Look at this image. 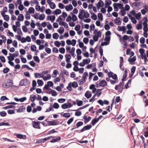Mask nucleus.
I'll return each instance as SVG.
<instances>
[{
  "instance_id": "f257e3e1",
  "label": "nucleus",
  "mask_w": 148,
  "mask_h": 148,
  "mask_svg": "<svg viewBox=\"0 0 148 148\" xmlns=\"http://www.w3.org/2000/svg\"><path fill=\"white\" fill-rule=\"evenodd\" d=\"M13 84V82L11 80L8 79L6 82L3 83L2 86L5 88H8L11 86Z\"/></svg>"
},
{
  "instance_id": "f03ea898",
  "label": "nucleus",
  "mask_w": 148,
  "mask_h": 148,
  "mask_svg": "<svg viewBox=\"0 0 148 148\" xmlns=\"http://www.w3.org/2000/svg\"><path fill=\"white\" fill-rule=\"evenodd\" d=\"M48 124L49 125H57L59 124V121L56 120H54L52 121H47L45 120Z\"/></svg>"
},
{
  "instance_id": "7ed1b4c3",
  "label": "nucleus",
  "mask_w": 148,
  "mask_h": 148,
  "mask_svg": "<svg viewBox=\"0 0 148 148\" xmlns=\"http://www.w3.org/2000/svg\"><path fill=\"white\" fill-rule=\"evenodd\" d=\"M29 84V82L27 79H23L20 82L19 85L21 86H27Z\"/></svg>"
},
{
  "instance_id": "20e7f679",
  "label": "nucleus",
  "mask_w": 148,
  "mask_h": 148,
  "mask_svg": "<svg viewBox=\"0 0 148 148\" xmlns=\"http://www.w3.org/2000/svg\"><path fill=\"white\" fill-rule=\"evenodd\" d=\"M40 123H41V122L39 121H32V125H33V127L34 128L40 129Z\"/></svg>"
},
{
  "instance_id": "39448f33",
  "label": "nucleus",
  "mask_w": 148,
  "mask_h": 148,
  "mask_svg": "<svg viewBox=\"0 0 148 148\" xmlns=\"http://www.w3.org/2000/svg\"><path fill=\"white\" fill-rule=\"evenodd\" d=\"M114 9H117L119 8L120 9H124L123 5L121 3H114Z\"/></svg>"
},
{
  "instance_id": "423d86ee",
  "label": "nucleus",
  "mask_w": 148,
  "mask_h": 148,
  "mask_svg": "<svg viewBox=\"0 0 148 148\" xmlns=\"http://www.w3.org/2000/svg\"><path fill=\"white\" fill-rule=\"evenodd\" d=\"M107 82L104 79L101 80L99 83V86L102 87H105L107 85Z\"/></svg>"
},
{
  "instance_id": "0eeeda50",
  "label": "nucleus",
  "mask_w": 148,
  "mask_h": 148,
  "mask_svg": "<svg viewBox=\"0 0 148 148\" xmlns=\"http://www.w3.org/2000/svg\"><path fill=\"white\" fill-rule=\"evenodd\" d=\"M91 127L92 126L91 125H88L85 126L80 130V132H82L86 130H89Z\"/></svg>"
},
{
  "instance_id": "6e6552de",
  "label": "nucleus",
  "mask_w": 148,
  "mask_h": 148,
  "mask_svg": "<svg viewBox=\"0 0 148 148\" xmlns=\"http://www.w3.org/2000/svg\"><path fill=\"white\" fill-rule=\"evenodd\" d=\"M84 10H81L78 15L79 18L82 20L84 19Z\"/></svg>"
},
{
  "instance_id": "1a4fd4ad",
  "label": "nucleus",
  "mask_w": 148,
  "mask_h": 148,
  "mask_svg": "<svg viewBox=\"0 0 148 148\" xmlns=\"http://www.w3.org/2000/svg\"><path fill=\"white\" fill-rule=\"evenodd\" d=\"M112 1L110 0H106V3H105V8H103L101 9H105L108 6L111 4Z\"/></svg>"
},
{
  "instance_id": "9d476101",
  "label": "nucleus",
  "mask_w": 148,
  "mask_h": 148,
  "mask_svg": "<svg viewBox=\"0 0 148 148\" xmlns=\"http://www.w3.org/2000/svg\"><path fill=\"white\" fill-rule=\"evenodd\" d=\"M61 139L60 136H59L57 137L56 138L52 139L50 141V142L51 143H54L56 142H59Z\"/></svg>"
},
{
  "instance_id": "9b49d317",
  "label": "nucleus",
  "mask_w": 148,
  "mask_h": 148,
  "mask_svg": "<svg viewBox=\"0 0 148 148\" xmlns=\"http://www.w3.org/2000/svg\"><path fill=\"white\" fill-rule=\"evenodd\" d=\"M92 94L91 92L89 90L85 92L84 95L85 96L87 99H89L91 97Z\"/></svg>"
},
{
  "instance_id": "f8f14e48",
  "label": "nucleus",
  "mask_w": 148,
  "mask_h": 148,
  "mask_svg": "<svg viewBox=\"0 0 148 148\" xmlns=\"http://www.w3.org/2000/svg\"><path fill=\"white\" fill-rule=\"evenodd\" d=\"M104 5V3L103 1L101 0H99L96 6L98 9L100 7H102Z\"/></svg>"
},
{
  "instance_id": "ddd939ff",
  "label": "nucleus",
  "mask_w": 148,
  "mask_h": 148,
  "mask_svg": "<svg viewBox=\"0 0 148 148\" xmlns=\"http://www.w3.org/2000/svg\"><path fill=\"white\" fill-rule=\"evenodd\" d=\"M120 65H119L120 68L122 70H124L123 68H122V66L123 65V63L124 62L123 58L122 57H120Z\"/></svg>"
},
{
  "instance_id": "4468645a",
  "label": "nucleus",
  "mask_w": 148,
  "mask_h": 148,
  "mask_svg": "<svg viewBox=\"0 0 148 148\" xmlns=\"http://www.w3.org/2000/svg\"><path fill=\"white\" fill-rule=\"evenodd\" d=\"M25 109V108L23 106H21L19 107L18 109L16 110L17 112H21L24 111Z\"/></svg>"
},
{
  "instance_id": "2eb2a0df",
  "label": "nucleus",
  "mask_w": 148,
  "mask_h": 148,
  "mask_svg": "<svg viewBox=\"0 0 148 148\" xmlns=\"http://www.w3.org/2000/svg\"><path fill=\"white\" fill-rule=\"evenodd\" d=\"M67 16V14L65 12H63L62 13V15L60 16H59L57 20L56 21H58V20L59 19H60V20H62V18H61V17H62L64 19Z\"/></svg>"
},
{
  "instance_id": "dca6fc26",
  "label": "nucleus",
  "mask_w": 148,
  "mask_h": 148,
  "mask_svg": "<svg viewBox=\"0 0 148 148\" xmlns=\"http://www.w3.org/2000/svg\"><path fill=\"white\" fill-rule=\"evenodd\" d=\"M48 140V139L47 138H42L39 140L38 141V143H44L46 141Z\"/></svg>"
},
{
  "instance_id": "f3484780",
  "label": "nucleus",
  "mask_w": 148,
  "mask_h": 148,
  "mask_svg": "<svg viewBox=\"0 0 148 148\" xmlns=\"http://www.w3.org/2000/svg\"><path fill=\"white\" fill-rule=\"evenodd\" d=\"M75 48L74 47H73L72 48L71 50L69 51L70 53L71 54V55L73 56V57L74 58H75V54L74 52L75 51Z\"/></svg>"
},
{
  "instance_id": "a211bd4d",
  "label": "nucleus",
  "mask_w": 148,
  "mask_h": 148,
  "mask_svg": "<svg viewBox=\"0 0 148 148\" xmlns=\"http://www.w3.org/2000/svg\"><path fill=\"white\" fill-rule=\"evenodd\" d=\"M16 136L18 138L20 139H25L26 138V136L25 135H23L20 134H17Z\"/></svg>"
},
{
  "instance_id": "6ab92c4d",
  "label": "nucleus",
  "mask_w": 148,
  "mask_h": 148,
  "mask_svg": "<svg viewBox=\"0 0 148 148\" xmlns=\"http://www.w3.org/2000/svg\"><path fill=\"white\" fill-rule=\"evenodd\" d=\"M115 23L117 25H119L121 24V21L120 20V18H118V19H116L114 20Z\"/></svg>"
},
{
  "instance_id": "aec40b11",
  "label": "nucleus",
  "mask_w": 148,
  "mask_h": 148,
  "mask_svg": "<svg viewBox=\"0 0 148 148\" xmlns=\"http://www.w3.org/2000/svg\"><path fill=\"white\" fill-rule=\"evenodd\" d=\"M136 60V56H134L131 59H130V58L128 60V61L130 63H131V62H134Z\"/></svg>"
},
{
  "instance_id": "412c9836",
  "label": "nucleus",
  "mask_w": 148,
  "mask_h": 148,
  "mask_svg": "<svg viewBox=\"0 0 148 148\" xmlns=\"http://www.w3.org/2000/svg\"><path fill=\"white\" fill-rule=\"evenodd\" d=\"M86 81V80L82 78L78 82L79 84V85L83 84Z\"/></svg>"
},
{
  "instance_id": "4be33fe9",
  "label": "nucleus",
  "mask_w": 148,
  "mask_h": 148,
  "mask_svg": "<svg viewBox=\"0 0 148 148\" xmlns=\"http://www.w3.org/2000/svg\"><path fill=\"white\" fill-rule=\"evenodd\" d=\"M51 92H49V94L51 93L52 95L53 96H56L57 95V93L56 92L53 90H51Z\"/></svg>"
},
{
  "instance_id": "5701e85b",
  "label": "nucleus",
  "mask_w": 148,
  "mask_h": 148,
  "mask_svg": "<svg viewBox=\"0 0 148 148\" xmlns=\"http://www.w3.org/2000/svg\"><path fill=\"white\" fill-rule=\"evenodd\" d=\"M36 97V95H31L30 97V100L32 102H34L35 100Z\"/></svg>"
},
{
  "instance_id": "b1692460",
  "label": "nucleus",
  "mask_w": 148,
  "mask_h": 148,
  "mask_svg": "<svg viewBox=\"0 0 148 148\" xmlns=\"http://www.w3.org/2000/svg\"><path fill=\"white\" fill-rule=\"evenodd\" d=\"M24 19V16L23 14H20L18 17V20L19 21H23Z\"/></svg>"
},
{
  "instance_id": "393cba45",
  "label": "nucleus",
  "mask_w": 148,
  "mask_h": 148,
  "mask_svg": "<svg viewBox=\"0 0 148 148\" xmlns=\"http://www.w3.org/2000/svg\"><path fill=\"white\" fill-rule=\"evenodd\" d=\"M84 124L83 123L82 121H79L76 124L77 128H78L79 127L82 125Z\"/></svg>"
},
{
  "instance_id": "a878e982",
  "label": "nucleus",
  "mask_w": 148,
  "mask_h": 148,
  "mask_svg": "<svg viewBox=\"0 0 148 148\" xmlns=\"http://www.w3.org/2000/svg\"><path fill=\"white\" fill-rule=\"evenodd\" d=\"M98 121L97 119H92L91 121V124L93 126Z\"/></svg>"
},
{
  "instance_id": "bb28decb",
  "label": "nucleus",
  "mask_w": 148,
  "mask_h": 148,
  "mask_svg": "<svg viewBox=\"0 0 148 148\" xmlns=\"http://www.w3.org/2000/svg\"><path fill=\"white\" fill-rule=\"evenodd\" d=\"M62 108L63 109H65L67 108H69V105L66 103L62 104L61 106Z\"/></svg>"
},
{
  "instance_id": "cd10ccee",
  "label": "nucleus",
  "mask_w": 148,
  "mask_h": 148,
  "mask_svg": "<svg viewBox=\"0 0 148 148\" xmlns=\"http://www.w3.org/2000/svg\"><path fill=\"white\" fill-rule=\"evenodd\" d=\"M53 74L52 75H53V76H52L53 77H56L57 74L58 73V71L57 70H54L53 72Z\"/></svg>"
},
{
  "instance_id": "c85d7f7f",
  "label": "nucleus",
  "mask_w": 148,
  "mask_h": 148,
  "mask_svg": "<svg viewBox=\"0 0 148 148\" xmlns=\"http://www.w3.org/2000/svg\"><path fill=\"white\" fill-rule=\"evenodd\" d=\"M35 77L36 78H40L42 77V75L41 74H40L39 73H36L34 74Z\"/></svg>"
},
{
  "instance_id": "c756f323",
  "label": "nucleus",
  "mask_w": 148,
  "mask_h": 148,
  "mask_svg": "<svg viewBox=\"0 0 148 148\" xmlns=\"http://www.w3.org/2000/svg\"><path fill=\"white\" fill-rule=\"evenodd\" d=\"M59 35L57 33H54L53 35V38L55 39H57L59 37Z\"/></svg>"
},
{
  "instance_id": "7c9ffc66",
  "label": "nucleus",
  "mask_w": 148,
  "mask_h": 148,
  "mask_svg": "<svg viewBox=\"0 0 148 148\" xmlns=\"http://www.w3.org/2000/svg\"><path fill=\"white\" fill-rule=\"evenodd\" d=\"M88 73L87 72H85L83 73V75L82 78H84L85 80H86V79H87L86 77H88Z\"/></svg>"
},
{
  "instance_id": "2f4dec72",
  "label": "nucleus",
  "mask_w": 148,
  "mask_h": 148,
  "mask_svg": "<svg viewBox=\"0 0 148 148\" xmlns=\"http://www.w3.org/2000/svg\"><path fill=\"white\" fill-rule=\"evenodd\" d=\"M38 84L39 86H42L43 84V82L42 80L38 79L37 81Z\"/></svg>"
},
{
  "instance_id": "473e14b6",
  "label": "nucleus",
  "mask_w": 148,
  "mask_h": 148,
  "mask_svg": "<svg viewBox=\"0 0 148 148\" xmlns=\"http://www.w3.org/2000/svg\"><path fill=\"white\" fill-rule=\"evenodd\" d=\"M58 132L55 131V130L54 129H53L52 130L49 131L47 133V135H49L50 134H51L55 132Z\"/></svg>"
},
{
  "instance_id": "72a5a7b5",
  "label": "nucleus",
  "mask_w": 148,
  "mask_h": 148,
  "mask_svg": "<svg viewBox=\"0 0 148 148\" xmlns=\"http://www.w3.org/2000/svg\"><path fill=\"white\" fill-rule=\"evenodd\" d=\"M25 17L26 18L27 20H29L30 19V16L28 12H26V14Z\"/></svg>"
},
{
  "instance_id": "f704fd0d",
  "label": "nucleus",
  "mask_w": 148,
  "mask_h": 148,
  "mask_svg": "<svg viewBox=\"0 0 148 148\" xmlns=\"http://www.w3.org/2000/svg\"><path fill=\"white\" fill-rule=\"evenodd\" d=\"M129 37L127 35H124L123 37V41H126L129 39Z\"/></svg>"
},
{
  "instance_id": "c9c22d12",
  "label": "nucleus",
  "mask_w": 148,
  "mask_h": 148,
  "mask_svg": "<svg viewBox=\"0 0 148 148\" xmlns=\"http://www.w3.org/2000/svg\"><path fill=\"white\" fill-rule=\"evenodd\" d=\"M90 59L88 58V59H84L83 60V61L84 62L85 64H88L90 62Z\"/></svg>"
},
{
  "instance_id": "e433bc0d",
  "label": "nucleus",
  "mask_w": 148,
  "mask_h": 148,
  "mask_svg": "<svg viewBox=\"0 0 148 148\" xmlns=\"http://www.w3.org/2000/svg\"><path fill=\"white\" fill-rule=\"evenodd\" d=\"M34 60L37 63H39L40 62V60L37 56H34Z\"/></svg>"
},
{
  "instance_id": "4c0bfd02",
  "label": "nucleus",
  "mask_w": 148,
  "mask_h": 148,
  "mask_svg": "<svg viewBox=\"0 0 148 148\" xmlns=\"http://www.w3.org/2000/svg\"><path fill=\"white\" fill-rule=\"evenodd\" d=\"M49 5L51 8L52 9H54L55 8V4L53 2L50 3V4Z\"/></svg>"
},
{
  "instance_id": "58836bf2",
  "label": "nucleus",
  "mask_w": 148,
  "mask_h": 148,
  "mask_svg": "<svg viewBox=\"0 0 148 148\" xmlns=\"http://www.w3.org/2000/svg\"><path fill=\"white\" fill-rule=\"evenodd\" d=\"M36 47L35 45H33L31 46V50L32 51H36Z\"/></svg>"
},
{
  "instance_id": "ea45409f",
  "label": "nucleus",
  "mask_w": 148,
  "mask_h": 148,
  "mask_svg": "<svg viewBox=\"0 0 148 148\" xmlns=\"http://www.w3.org/2000/svg\"><path fill=\"white\" fill-rule=\"evenodd\" d=\"M72 86L73 88H76L78 86V84L76 82H74L72 83Z\"/></svg>"
},
{
  "instance_id": "a19ab883",
  "label": "nucleus",
  "mask_w": 148,
  "mask_h": 148,
  "mask_svg": "<svg viewBox=\"0 0 148 148\" xmlns=\"http://www.w3.org/2000/svg\"><path fill=\"white\" fill-rule=\"evenodd\" d=\"M7 115V113L6 112L4 111H3L0 112V115L2 117L5 116Z\"/></svg>"
},
{
  "instance_id": "79ce46f5",
  "label": "nucleus",
  "mask_w": 148,
  "mask_h": 148,
  "mask_svg": "<svg viewBox=\"0 0 148 148\" xmlns=\"http://www.w3.org/2000/svg\"><path fill=\"white\" fill-rule=\"evenodd\" d=\"M89 16V14L87 12H84V18L85 17L86 18H88Z\"/></svg>"
},
{
  "instance_id": "37998d69",
  "label": "nucleus",
  "mask_w": 148,
  "mask_h": 148,
  "mask_svg": "<svg viewBox=\"0 0 148 148\" xmlns=\"http://www.w3.org/2000/svg\"><path fill=\"white\" fill-rule=\"evenodd\" d=\"M59 50L60 52L61 53H64L65 52V49L63 47H61L59 48Z\"/></svg>"
},
{
  "instance_id": "c03bdc74",
  "label": "nucleus",
  "mask_w": 148,
  "mask_h": 148,
  "mask_svg": "<svg viewBox=\"0 0 148 148\" xmlns=\"http://www.w3.org/2000/svg\"><path fill=\"white\" fill-rule=\"evenodd\" d=\"M64 31V29L63 27H60L58 29V32L61 34Z\"/></svg>"
},
{
  "instance_id": "a18cd8bd",
  "label": "nucleus",
  "mask_w": 148,
  "mask_h": 148,
  "mask_svg": "<svg viewBox=\"0 0 148 148\" xmlns=\"http://www.w3.org/2000/svg\"><path fill=\"white\" fill-rule=\"evenodd\" d=\"M9 69L8 67H6L4 68L3 71V72L4 73H6L8 72L9 71Z\"/></svg>"
},
{
  "instance_id": "49530a36",
  "label": "nucleus",
  "mask_w": 148,
  "mask_h": 148,
  "mask_svg": "<svg viewBox=\"0 0 148 148\" xmlns=\"http://www.w3.org/2000/svg\"><path fill=\"white\" fill-rule=\"evenodd\" d=\"M129 10H121V15L123 16L126 14V11H128Z\"/></svg>"
},
{
  "instance_id": "de8ad7c7",
  "label": "nucleus",
  "mask_w": 148,
  "mask_h": 148,
  "mask_svg": "<svg viewBox=\"0 0 148 148\" xmlns=\"http://www.w3.org/2000/svg\"><path fill=\"white\" fill-rule=\"evenodd\" d=\"M61 43L59 42L58 41H56L54 42L55 45L57 47H59L60 46Z\"/></svg>"
},
{
  "instance_id": "09e8293b",
  "label": "nucleus",
  "mask_w": 148,
  "mask_h": 148,
  "mask_svg": "<svg viewBox=\"0 0 148 148\" xmlns=\"http://www.w3.org/2000/svg\"><path fill=\"white\" fill-rule=\"evenodd\" d=\"M45 17V15L43 14H41L40 15L39 17V19L40 20H42L44 19Z\"/></svg>"
},
{
  "instance_id": "8fccbe9b",
  "label": "nucleus",
  "mask_w": 148,
  "mask_h": 148,
  "mask_svg": "<svg viewBox=\"0 0 148 148\" xmlns=\"http://www.w3.org/2000/svg\"><path fill=\"white\" fill-rule=\"evenodd\" d=\"M146 19V21H145L143 23V25L144 26V28L147 27L148 24L147 23V19L146 18H145Z\"/></svg>"
},
{
  "instance_id": "3c124183",
  "label": "nucleus",
  "mask_w": 148,
  "mask_h": 148,
  "mask_svg": "<svg viewBox=\"0 0 148 148\" xmlns=\"http://www.w3.org/2000/svg\"><path fill=\"white\" fill-rule=\"evenodd\" d=\"M76 101H77V105L78 106H80L83 104V101H78L77 100H76Z\"/></svg>"
},
{
  "instance_id": "603ef678",
  "label": "nucleus",
  "mask_w": 148,
  "mask_h": 148,
  "mask_svg": "<svg viewBox=\"0 0 148 148\" xmlns=\"http://www.w3.org/2000/svg\"><path fill=\"white\" fill-rule=\"evenodd\" d=\"M53 107L55 109H58L59 108V105L58 103H55L53 104Z\"/></svg>"
},
{
  "instance_id": "864d4df0",
  "label": "nucleus",
  "mask_w": 148,
  "mask_h": 148,
  "mask_svg": "<svg viewBox=\"0 0 148 148\" xmlns=\"http://www.w3.org/2000/svg\"><path fill=\"white\" fill-rule=\"evenodd\" d=\"M45 51L48 53H50L51 52V50L48 47H46L45 49Z\"/></svg>"
},
{
  "instance_id": "5fc2aeb1",
  "label": "nucleus",
  "mask_w": 148,
  "mask_h": 148,
  "mask_svg": "<svg viewBox=\"0 0 148 148\" xmlns=\"http://www.w3.org/2000/svg\"><path fill=\"white\" fill-rule=\"evenodd\" d=\"M136 69V67L135 66H133L131 69V73H133L134 74Z\"/></svg>"
},
{
  "instance_id": "6e6d98bb",
  "label": "nucleus",
  "mask_w": 148,
  "mask_h": 148,
  "mask_svg": "<svg viewBox=\"0 0 148 148\" xmlns=\"http://www.w3.org/2000/svg\"><path fill=\"white\" fill-rule=\"evenodd\" d=\"M78 42H79V45L80 48H82L84 47V44L82 42H80V40H78Z\"/></svg>"
},
{
  "instance_id": "4d7b16f0",
  "label": "nucleus",
  "mask_w": 148,
  "mask_h": 148,
  "mask_svg": "<svg viewBox=\"0 0 148 148\" xmlns=\"http://www.w3.org/2000/svg\"><path fill=\"white\" fill-rule=\"evenodd\" d=\"M61 13V10H56L55 11H54L53 13L56 14H60Z\"/></svg>"
},
{
  "instance_id": "13d9d810",
  "label": "nucleus",
  "mask_w": 148,
  "mask_h": 148,
  "mask_svg": "<svg viewBox=\"0 0 148 148\" xmlns=\"http://www.w3.org/2000/svg\"><path fill=\"white\" fill-rule=\"evenodd\" d=\"M141 15V14L140 13H138L135 16V17H136V19L138 20L140 18Z\"/></svg>"
},
{
  "instance_id": "bf43d9fd",
  "label": "nucleus",
  "mask_w": 148,
  "mask_h": 148,
  "mask_svg": "<svg viewBox=\"0 0 148 148\" xmlns=\"http://www.w3.org/2000/svg\"><path fill=\"white\" fill-rule=\"evenodd\" d=\"M7 112L9 114H12L15 113L14 110H8Z\"/></svg>"
},
{
  "instance_id": "052dcab7",
  "label": "nucleus",
  "mask_w": 148,
  "mask_h": 148,
  "mask_svg": "<svg viewBox=\"0 0 148 148\" xmlns=\"http://www.w3.org/2000/svg\"><path fill=\"white\" fill-rule=\"evenodd\" d=\"M110 36H106L104 40H106L109 43L110 41Z\"/></svg>"
},
{
  "instance_id": "680f3d73",
  "label": "nucleus",
  "mask_w": 148,
  "mask_h": 148,
  "mask_svg": "<svg viewBox=\"0 0 148 148\" xmlns=\"http://www.w3.org/2000/svg\"><path fill=\"white\" fill-rule=\"evenodd\" d=\"M63 116L66 118H69L70 117V115L69 113H65L63 114Z\"/></svg>"
},
{
  "instance_id": "e2e57ef3",
  "label": "nucleus",
  "mask_w": 148,
  "mask_h": 148,
  "mask_svg": "<svg viewBox=\"0 0 148 148\" xmlns=\"http://www.w3.org/2000/svg\"><path fill=\"white\" fill-rule=\"evenodd\" d=\"M72 14H73L72 18V20L73 21H75L77 20V17L75 15H74L73 13Z\"/></svg>"
},
{
  "instance_id": "0e129e2a",
  "label": "nucleus",
  "mask_w": 148,
  "mask_h": 148,
  "mask_svg": "<svg viewBox=\"0 0 148 148\" xmlns=\"http://www.w3.org/2000/svg\"><path fill=\"white\" fill-rule=\"evenodd\" d=\"M70 35L72 36H74L75 34V32L73 30H71L69 32Z\"/></svg>"
},
{
  "instance_id": "69168bd1",
  "label": "nucleus",
  "mask_w": 148,
  "mask_h": 148,
  "mask_svg": "<svg viewBox=\"0 0 148 148\" xmlns=\"http://www.w3.org/2000/svg\"><path fill=\"white\" fill-rule=\"evenodd\" d=\"M20 52L21 54L24 55L25 53V51L23 49H20Z\"/></svg>"
},
{
  "instance_id": "338daca9",
  "label": "nucleus",
  "mask_w": 148,
  "mask_h": 148,
  "mask_svg": "<svg viewBox=\"0 0 148 148\" xmlns=\"http://www.w3.org/2000/svg\"><path fill=\"white\" fill-rule=\"evenodd\" d=\"M52 51L53 52L57 53L58 52V50L57 48L56 47H53L52 49Z\"/></svg>"
},
{
  "instance_id": "774afa93",
  "label": "nucleus",
  "mask_w": 148,
  "mask_h": 148,
  "mask_svg": "<svg viewBox=\"0 0 148 148\" xmlns=\"http://www.w3.org/2000/svg\"><path fill=\"white\" fill-rule=\"evenodd\" d=\"M22 29L23 31L25 32H26L28 31L27 28L25 26H22Z\"/></svg>"
}]
</instances>
